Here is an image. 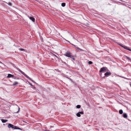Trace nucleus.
Here are the masks:
<instances>
[{
    "instance_id": "31",
    "label": "nucleus",
    "mask_w": 131,
    "mask_h": 131,
    "mask_svg": "<svg viewBox=\"0 0 131 131\" xmlns=\"http://www.w3.org/2000/svg\"><path fill=\"white\" fill-rule=\"evenodd\" d=\"M130 86L131 87V83L130 84Z\"/></svg>"
},
{
    "instance_id": "32",
    "label": "nucleus",
    "mask_w": 131,
    "mask_h": 131,
    "mask_svg": "<svg viewBox=\"0 0 131 131\" xmlns=\"http://www.w3.org/2000/svg\"><path fill=\"white\" fill-rule=\"evenodd\" d=\"M67 78L68 79H69V78L67 77Z\"/></svg>"
},
{
    "instance_id": "9",
    "label": "nucleus",
    "mask_w": 131,
    "mask_h": 131,
    "mask_svg": "<svg viewBox=\"0 0 131 131\" xmlns=\"http://www.w3.org/2000/svg\"><path fill=\"white\" fill-rule=\"evenodd\" d=\"M111 75V73L110 72H107L104 74V75L106 77H107L108 75Z\"/></svg>"
},
{
    "instance_id": "22",
    "label": "nucleus",
    "mask_w": 131,
    "mask_h": 131,
    "mask_svg": "<svg viewBox=\"0 0 131 131\" xmlns=\"http://www.w3.org/2000/svg\"><path fill=\"white\" fill-rule=\"evenodd\" d=\"M20 50L21 51H23L24 50V49L23 48H20Z\"/></svg>"
},
{
    "instance_id": "18",
    "label": "nucleus",
    "mask_w": 131,
    "mask_h": 131,
    "mask_svg": "<svg viewBox=\"0 0 131 131\" xmlns=\"http://www.w3.org/2000/svg\"><path fill=\"white\" fill-rule=\"evenodd\" d=\"M93 63V62L91 61H89L88 62V63L89 64H91Z\"/></svg>"
},
{
    "instance_id": "13",
    "label": "nucleus",
    "mask_w": 131,
    "mask_h": 131,
    "mask_svg": "<svg viewBox=\"0 0 131 131\" xmlns=\"http://www.w3.org/2000/svg\"><path fill=\"white\" fill-rule=\"evenodd\" d=\"M18 84L17 82H14L13 84V86H17Z\"/></svg>"
},
{
    "instance_id": "5",
    "label": "nucleus",
    "mask_w": 131,
    "mask_h": 131,
    "mask_svg": "<svg viewBox=\"0 0 131 131\" xmlns=\"http://www.w3.org/2000/svg\"><path fill=\"white\" fill-rule=\"evenodd\" d=\"M121 47H123L124 49L128 50L131 51V49H130L129 47H127L123 45L122 44H119Z\"/></svg>"
},
{
    "instance_id": "19",
    "label": "nucleus",
    "mask_w": 131,
    "mask_h": 131,
    "mask_svg": "<svg viewBox=\"0 0 131 131\" xmlns=\"http://www.w3.org/2000/svg\"><path fill=\"white\" fill-rule=\"evenodd\" d=\"M7 4L10 6H12V4L11 3L9 2L7 3Z\"/></svg>"
},
{
    "instance_id": "12",
    "label": "nucleus",
    "mask_w": 131,
    "mask_h": 131,
    "mask_svg": "<svg viewBox=\"0 0 131 131\" xmlns=\"http://www.w3.org/2000/svg\"><path fill=\"white\" fill-rule=\"evenodd\" d=\"M123 117L124 118H127V115L126 113H124L123 114Z\"/></svg>"
},
{
    "instance_id": "23",
    "label": "nucleus",
    "mask_w": 131,
    "mask_h": 131,
    "mask_svg": "<svg viewBox=\"0 0 131 131\" xmlns=\"http://www.w3.org/2000/svg\"><path fill=\"white\" fill-rule=\"evenodd\" d=\"M19 110H20V108H19H19H18V111L17 112V113H18L19 112Z\"/></svg>"
},
{
    "instance_id": "29",
    "label": "nucleus",
    "mask_w": 131,
    "mask_h": 131,
    "mask_svg": "<svg viewBox=\"0 0 131 131\" xmlns=\"http://www.w3.org/2000/svg\"><path fill=\"white\" fill-rule=\"evenodd\" d=\"M0 63H2V62L0 61Z\"/></svg>"
},
{
    "instance_id": "33",
    "label": "nucleus",
    "mask_w": 131,
    "mask_h": 131,
    "mask_svg": "<svg viewBox=\"0 0 131 131\" xmlns=\"http://www.w3.org/2000/svg\"><path fill=\"white\" fill-rule=\"evenodd\" d=\"M109 4V5H111V4Z\"/></svg>"
},
{
    "instance_id": "20",
    "label": "nucleus",
    "mask_w": 131,
    "mask_h": 131,
    "mask_svg": "<svg viewBox=\"0 0 131 131\" xmlns=\"http://www.w3.org/2000/svg\"><path fill=\"white\" fill-rule=\"evenodd\" d=\"M126 58L129 60H131V59L128 57L126 56Z\"/></svg>"
},
{
    "instance_id": "27",
    "label": "nucleus",
    "mask_w": 131,
    "mask_h": 131,
    "mask_svg": "<svg viewBox=\"0 0 131 131\" xmlns=\"http://www.w3.org/2000/svg\"><path fill=\"white\" fill-rule=\"evenodd\" d=\"M30 85L31 86H32V84H30Z\"/></svg>"
},
{
    "instance_id": "7",
    "label": "nucleus",
    "mask_w": 131,
    "mask_h": 131,
    "mask_svg": "<svg viewBox=\"0 0 131 131\" xmlns=\"http://www.w3.org/2000/svg\"><path fill=\"white\" fill-rule=\"evenodd\" d=\"M28 17L29 18V19L31 20L33 22H35V19L33 17H30L29 16H28Z\"/></svg>"
},
{
    "instance_id": "3",
    "label": "nucleus",
    "mask_w": 131,
    "mask_h": 131,
    "mask_svg": "<svg viewBox=\"0 0 131 131\" xmlns=\"http://www.w3.org/2000/svg\"><path fill=\"white\" fill-rule=\"evenodd\" d=\"M8 127L9 128H12L14 129H20V128L10 123L8 124Z\"/></svg>"
},
{
    "instance_id": "25",
    "label": "nucleus",
    "mask_w": 131,
    "mask_h": 131,
    "mask_svg": "<svg viewBox=\"0 0 131 131\" xmlns=\"http://www.w3.org/2000/svg\"><path fill=\"white\" fill-rule=\"evenodd\" d=\"M74 46L75 47V48L76 49V47H76V46L75 45Z\"/></svg>"
},
{
    "instance_id": "24",
    "label": "nucleus",
    "mask_w": 131,
    "mask_h": 131,
    "mask_svg": "<svg viewBox=\"0 0 131 131\" xmlns=\"http://www.w3.org/2000/svg\"><path fill=\"white\" fill-rule=\"evenodd\" d=\"M69 79L71 81H72V79H71V78H69Z\"/></svg>"
},
{
    "instance_id": "14",
    "label": "nucleus",
    "mask_w": 131,
    "mask_h": 131,
    "mask_svg": "<svg viewBox=\"0 0 131 131\" xmlns=\"http://www.w3.org/2000/svg\"><path fill=\"white\" fill-rule=\"evenodd\" d=\"M119 113L120 114H122L123 113V111L122 110H120L119 111Z\"/></svg>"
},
{
    "instance_id": "16",
    "label": "nucleus",
    "mask_w": 131,
    "mask_h": 131,
    "mask_svg": "<svg viewBox=\"0 0 131 131\" xmlns=\"http://www.w3.org/2000/svg\"><path fill=\"white\" fill-rule=\"evenodd\" d=\"M52 56H55V57H56V58H57L59 59V58L55 54H52Z\"/></svg>"
},
{
    "instance_id": "8",
    "label": "nucleus",
    "mask_w": 131,
    "mask_h": 131,
    "mask_svg": "<svg viewBox=\"0 0 131 131\" xmlns=\"http://www.w3.org/2000/svg\"><path fill=\"white\" fill-rule=\"evenodd\" d=\"M14 77V75L10 74H8V75L7 77V78L9 79L10 78H12Z\"/></svg>"
},
{
    "instance_id": "17",
    "label": "nucleus",
    "mask_w": 131,
    "mask_h": 131,
    "mask_svg": "<svg viewBox=\"0 0 131 131\" xmlns=\"http://www.w3.org/2000/svg\"><path fill=\"white\" fill-rule=\"evenodd\" d=\"M81 107V106L80 105H78L76 106V108H79Z\"/></svg>"
},
{
    "instance_id": "26",
    "label": "nucleus",
    "mask_w": 131,
    "mask_h": 131,
    "mask_svg": "<svg viewBox=\"0 0 131 131\" xmlns=\"http://www.w3.org/2000/svg\"><path fill=\"white\" fill-rule=\"evenodd\" d=\"M71 45H72V46H73L74 45L73 44H72V43H71Z\"/></svg>"
},
{
    "instance_id": "28",
    "label": "nucleus",
    "mask_w": 131,
    "mask_h": 131,
    "mask_svg": "<svg viewBox=\"0 0 131 131\" xmlns=\"http://www.w3.org/2000/svg\"><path fill=\"white\" fill-rule=\"evenodd\" d=\"M45 131H48V130H45Z\"/></svg>"
},
{
    "instance_id": "30",
    "label": "nucleus",
    "mask_w": 131,
    "mask_h": 131,
    "mask_svg": "<svg viewBox=\"0 0 131 131\" xmlns=\"http://www.w3.org/2000/svg\"><path fill=\"white\" fill-rule=\"evenodd\" d=\"M52 127V126H51L50 127L51 128V127Z\"/></svg>"
},
{
    "instance_id": "2",
    "label": "nucleus",
    "mask_w": 131,
    "mask_h": 131,
    "mask_svg": "<svg viewBox=\"0 0 131 131\" xmlns=\"http://www.w3.org/2000/svg\"><path fill=\"white\" fill-rule=\"evenodd\" d=\"M64 55L68 57L71 58L72 59L74 60H75V59L74 58V56L71 55V53L69 51H67L64 54Z\"/></svg>"
},
{
    "instance_id": "1",
    "label": "nucleus",
    "mask_w": 131,
    "mask_h": 131,
    "mask_svg": "<svg viewBox=\"0 0 131 131\" xmlns=\"http://www.w3.org/2000/svg\"><path fill=\"white\" fill-rule=\"evenodd\" d=\"M16 68L21 73L24 75V76H25L26 78L29 79V80H31L32 82L36 83V82L33 80L31 78H30L29 77H28L27 75L25 74V73L23 72L22 71H21L18 68Z\"/></svg>"
},
{
    "instance_id": "11",
    "label": "nucleus",
    "mask_w": 131,
    "mask_h": 131,
    "mask_svg": "<svg viewBox=\"0 0 131 131\" xmlns=\"http://www.w3.org/2000/svg\"><path fill=\"white\" fill-rule=\"evenodd\" d=\"M1 120L3 123H5L8 121V120L7 119H2Z\"/></svg>"
},
{
    "instance_id": "4",
    "label": "nucleus",
    "mask_w": 131,
    "mask_h": 131,
    "mask_svg": "<svg viewBox=\"0 0 131 131\" xmlns=\"http://www.w3.org/2000/svg\"><path fill=\"white\" fill-rule=\"evenodd\" d=\"M108 71L109 70L107 69V68L106 67H103L101 68L100 71V72H105L106 71Z\"/></svg>"
},
{
    "instance_id": "21",
    "label": "nucleus",
    "mask_w": 131,
    "mask_h": 131,
    "mask_svg": "<svg viewBox=\"0 0 131 131\" xmlns=\"http://www.w3.org/2000/svg\"><path fill=\"white\" fill-rule=\"evenodd\" d=\"M13 78L14 79H18L15 77H13Z\"/></svg>"
},
{
    "instance_id": "10",
    "label": "nucleus",
    "mask_w": 131,
    "mask_h": 131,
    "mask_svg": "<svg viewBox=\"0 0 131 131\" xmlns=\"http://www.w3.org/2000/svg\"><path fill=\"white\" fill-rule=\"evenodd\" d=\"M76 49L77 50H78L79 52H81V51H84V50H82L78 47H76Z\"/></svg>"
},
{
    "instance_id": "6",
    "label": "nucleus",
    "mask_w": 131,
    "mask_h": 131,
    "mask_svg": "<svg viewBox=\"0 0 131 131\" xmlns=\"http://www.w3.org/2000/svg\"><path fill=\"white\" fill-rule=\"evenodd\" d=\"M84 112L83 111L79 112L76 114V115L78 117H80L81 116L80 114H83Z\"/></svg>"
},
{
    "instance_id": "15",
    "label": "nucleus",
    "mask_w": 131,
    "mask_h": 131,
    "mask_svg": "<svg viewBox=\"0 0 131 131\" xmlns=\"http://www.w3.org/2000/svg\"><path fill=\"white\" fill-rule=\"evenodd\" d=\"M66 5V3H62L61 4V6L62 7H64Z\"/></svg>"
}]
</instances>
